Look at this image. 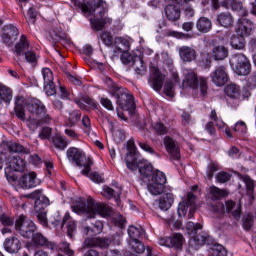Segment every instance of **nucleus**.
<instances>
[{
	"label": "nucleus",
	"mask_w": 256,
	"mask_h": 256,
	"mask_svg": "<svg viewBox=\"0 0 256 256\" xmlns=\"http://www.w3.org/2000/svg\"><path fill=\"white\" fill-rule=\"evenodd\" d=\"M121 193H122L121 188H116V190H113L109 186H104L101 192L103 197H106V199H115L117 205H121V199H119V197H121Z\"/></svg>",
	"instance_id": "25"
},
{
	"label": "nucleus",
	"mask_w": 256,
	"mask_h": 256,
	"mask_svg": "<svg viewBox=\"0 0 256 256\" xmlns=\"http://www.w3.org/2000/svg\"><path fill=\"white\" fill-rule=\"evenodd\" d=\"M57 249L67 256H75V250L71 249V244L67 241L60 242Z\"/></svg>",
	"instance_id": "46"
},
{
	"label": "nucleus",
	"mask_w": 256,
	"mask_h": 256,
	"mask_svg": "<svg viewBox=\"0 0 256 256\" xmlns=\"http://www.w3.org/2000/svg\"><path fill=\"white\" fill-rule=\"evenodd\" d=\"M42 75L44 79V84L53 82V71H51V69L43 68Z\"/></svg>",
	"instance_id": "60"
},
{
	"label": "nucleus",
	"mask_w": 256,
	"mask_h": 256,
	"mask_svg": "<svg viewBox=\"0 0 256 256\" xmlns=\"http://www.w3.org/2000/svg\"><path fill=\"white\" fill-rule=\"evenodd\" d=\"M177 83H181V79H179V73L174 72L164 85V93L167 97H174Z\"/></svg>",
	"instance_id": "23"
},
{
	"label": "nucleus",
	"mask_w": 256,
	"mask_h": 256,
	"mask_svg": "<svg viewBox=\"0 0 256 256\" xmlns=\"http://www.w3.org/2000/svg\"><path fill=\"white\" fill-rule=\"evenodd\" d=\"M230 45L233 49L241 51L245 49V37L233 35L230 39Z\"/></svg>",
	"instance_id": "42"
},
{
	"label": "nucleus",
	"mask_w": 256,
	"mask_h": 256,
	"mask_svg": "<svg viewBox=\"0 0 256 256\" xmlns=\"http://www.w3.org/2000/svg\"><path fill=\"white\" fill-rule=\"evenodd\" d=\"M173 201H175V198L172 193L163 194L158 200L159 209H161V211H169L171 205H173Z\"/></svg>",
	"instance_id": "28"
},
{
	"label": "nucleus",
	"mask_w": 256,
	"mask_h": 256,
	"mask_svg": "<svg viewBox=\"0 0 256 256\" xmlns=\"http://www.w3.org/2000/svg\"><path fill=\"white\" fill-rule=\"evenodd\" d=\"M217 171H219V165L215 162H210L206 170L207 179H213V175L217 173Z\"/></svg>",
	"instance_id": "53"
},
{
	"label": "nucleus",
	"mask_w": 256,
	"mask_h": 256,
	"mask_svg": "<svg viewBox=\"0 0 256 256\" xmlns=\"http://www.w3.org/2000/svg\"><path fill=\"white\" fill-rule=\"evenodd\" d=\"M126 165L131 171L139 169V173L142 179L147 177H153V166L147 161H137L139 159V152H137V146H135V140L130 139L127 143Z\"/></svg>",
	"instance_id": "3"
},
{
	"label": "nucleus",
	"mask_w": 256,
	"mask_h": 256,
	"mask_svg": "<svg viewBox=\"0 0 256 256\" xmlns=\"http://www.w3.org/2000/svg\"><path fill=\"white\" fill-rule=\"evenodd\" d=\"M216 21L220 27H224L225 29H229V27H233L234 19L233 15L229 12H222L217 15Z\"/></svg>",
	"instance_id": "26"
},
{
	"label": "nucleus",
	"mask_w": 256,
	"mask_h": 256,
	"mask_svg": "<svg viewBox=\"0 0 256 256\" xmlns=\"http://www.w3.org/2000/svg\"><path fill=\"white\" fill-rule=\"evenodd\" d=\"M81 119V112L79 110H74L70 113L68 125L70 127H75L78 121Z\"/></svg>",
	"instance_id": "51"
},
{
	"label": "nucleus",
	"mask_w": 256,
	"mask_h": 256,
	"mask_svg": "<svg viewBox=\"0 0 256 256\" xmlns=\"http://www.w3.org/2000/svg\"><path fill=\"white\" fill-rule=\"evenodd\" d=\"M130 246L132 251H134L135 253H145V245H143V243H141V241L139 240L130 241Z\"/></svg>",
	"instance_id": "52"
},
{
	"label": "nucleus",
	"mask_w": 256,
	"mask_h": 256,
	"mask_svg": "<svg viewBox=\"0 0 256 256\" xmlns=\"http://www.w3.org/2000/svg\"><path fill=\"white\" fill-rule=\"evenodd\" d=\"M144 230L141 227H135V226H130L128 228V235L131 239V241H139V237L143 235Z\"/></svg>",
	"instance_id": "43"
},
{
	"label": "nucleus",
	"mask_w": 256,
	"mask_h": 256,
	"mask_svg": "<svg viewBox=\"0 0 256 256\" xmlns=\"http://www.w3.org/2000/svg\"><path fill=\"white\" fill-rule=\"evenodd\" d=\"M212 256H227V249L221 244H216L212 248Z\"/></svg>",
	"instance_id": "54"
},
{
	"label": "nucleus",
	"mask_w": 256,
	"mask_h": 256,
	"mask_svg": "<svg viewBox=\"0 0 256 256\" xmlns=\"http://www.w3.org/2000/svg\"><path fill=\"white\" fill-rule=\"evenodd\" d=\"M5 145L9 153H23L24 155H29V149L17 142H7Z\"/></svg>",
	"instance_id": "39"
},
{
	"label": "nucleus",
	"mask_w": 256,
	"mask_h": 256,
	"mask_svg": "<svg viewBox=\"0 0 256 256\" xmlns=\"http://www.w3.org/2000/svg\"><path fill=\"white\" fill-rule=\"evenodd\" d=\"M12 100L13 90L5 85H0V105L3 103V101L6 103V105H9Z\"/></svg>",
	"instance_id": "36"
},
{
	"label": "nucleus",
	"mask_w": 256,
	"mask_h": 256,
	"mask_svg": "<svg viewBox=\"0 0 256 256\" xmlns=\"http://www.w3.org/2000/svg\"><path fill=\"white\" fill-rule=\"evenodd\" d=\"M39 185H41V180L37 178V174L35 172H30L20 179V186L22 189H33V187H37Z\"/></svg>",
	"instance_id": "20"
},
{
	"label": "nucleus",
	"mask_w": 256,
	"mask_h": 256,
	"mask_svg": "<svg viewBox=\"0 0 256 256\" xmlns=\"http://www.w3.org/2000/svg\"><path fill=\"white\" fill-rule=\"evenodd\" d=\"M26 162L23 158L19 156H12L10 157L9 166L7 169H10V171H25Z\"/></svg>",
	"instance_id": "27"
},
{
	"label": "nucleus",
	"mask_w": 256,
	"mask_h": 256,
	"mask_svg": "<svg viewBox=\"0 0 256 256\" xmlns=\"http://www.w3.org/2000/svg\"><path fill=\"white\" fill-rule=\"evenodd\" d=\"M235 0H211L212 7L217 11L219 7H225L226 9L231 8V5H233V2Z\"/></svg>",
	"instance_id": "48"
},
{
	"label": "nucleus",
	"mask_w": 256,
	"mask_h": 256,
	"mask_svg": "<svg viewBox=\"0 0 256 256\" xmlns=\"http://www.w3.org/2000/svg\"><path fill=\"white\" fill-rule=\"evenodd\" d=\"M53 145L56 147V149H60L63 151V149L67 148V141L65 138L61 136H56L52 138Z\"/></svg>",
	"instance_id": "50"
},
{
	"label": "nucleus",
	"mask_w": 256,
	"mask_h": 256,
	"mask_svg": "<svg viewBox=\"0 0 256 256\" xmlns=\"http://www.w3.org/2000/svg\"><path fill=\"white\" fill-rule=\"evenodd\" d=\"M239 178L246 185V196L248 198V204L252 205L253 201H255V182L248 175H239Z\"/></svg>",
	"instance_id": "22"
},
{
	"label": "nucleus",
	"mask_w": 256,
	"mask_h": 256,
	"mask_svg": "<svg viewBox=\"0 0 256 256\" xmlns=\"http://www.w3.org/2000/svg\"><path fill=\"white\" fill-rule=\"evenodd\" d=\"M97 243H98V237H88L84 240L83 242V249H87L89 247H97Z\"/></svg>",
	"instance_id": "62"
},
{
	"label": "nucleus",
	"mask_w": 256,
	"mask_h": 256,
	"mask_svg": "<svg viewBox=\"0 0 256 256\" xmlns=\"http://www.w3.org/2000/svg\"><path fill=\"white\" fill-rule=\"evenodd\" d=\"M104 83L108 86L109 93L112 97H115L116 104L122 111H130L131 113L135 111V100L133 95L127 93L125 89L116 85L110 77L104 78Z\"/></svg>",
	"instance_id": "5"
},
{
	"label": "nucleus",
	"mask_w": 256,
	"mask_h": 256,
	"mask_svg": "<svg viewBox=\"0 0 256 256\" xmlns=\"http://www.w3.org/2000/svg\"><path fill=\"white\" fill-rule=\"evenodd\" d=\"M72 211L85 215L87 219H95L97 215L107 217L111 213V208L105 204L95 202L93 198H88L87 200H80L77 204L73 205Z\"/></svg>",
	"instance_id": "4"
},
{
	"label": "nucleus",
	"mask_w": 256,
	"mask_h": 256,
	"mask_svg": "<svg viewBox=\"0 0 256 256\" xmlns=\"http://www.w3.org/2000/svg\"><path fill=\"white\" fill-rule=\"evenodd\" d=\"M3 245H4V249L8 253H19V250L21 249V240L13 236L10 238H6Z\"/></svg>",
	"instance_id": "24"
},
{
	"label": "nucleus",
	"mask_w": 256,
	"mask_h": 256,
	"mask_svg": "<svg viewBox=\"0 0 256 256\" xmlns=\"http://www.w3.org/2000/svg\"><path fill=\"white\" fill-rule=\"evenodd\" d=\"M186 229L189 235H192L189 240V248L197 251L203 243H205L206 239L203 235L197 234V231H201L203 226L199 223L188 222L186 225Z\"/></svg>",
	"instance_id": "10"
},
{
	"label": "nucleus",
	"mask_w": 256,
	"mask_h": 256,
	"mask_svg": "<svg viewBox=\"0 0 256 256\" xmlns=\"http://www.w3.org/2000/svg\"><path fill=\"white\" fill-rule=\"evenodd\" d=\"M0 223H2L4 227H13L15 220H13V218L7 214H2L0 215Z\"/></svg>",
	"instance_id": "56"
},
{
	"label": "nucleus",
	"mask_w": 256,
	"mask_h": 256,
	"mask_svg": "<svg viewBox=\"0 0 256 256\" xmlns=\"http://www.w3.org/2000/svg\"><path fill=\"white\" fill-rule=\"evenodd\" d=\"M27 51H29V40L27 39V36L21 35L19 41L14 47V52L16 53V55L21 57V55H25Z\"/></svg>",
	"instance_id": "29"
},
{
	"label": "nucleus",
	"mask_w": 256,
	"mask_h": 256,
	"mask_svg": "<svg viewBox=\"0 0 256 256\" xmlns=\"http://www.w3.org/2000/svg\"><path fill=\"white\" fill-rule=\"evenodd\" d=\"M103 231V222L95 221L90 227L85 226L83 229L84 235H88L89 237H93L95 235H99Z\"/></svg>",
	"instance_id": "33"
},
{
	"label": "nucleus",
	"mask_w": 256,
	"mask_h": 256,
	"mask_svg": "<svg viewBox=\"0 0 256 256\" xmlns=\"http://www.w3.org/2000/svg\"><path fill=\"white\" fill-rule=\"evenodd\" d=\"M151 79V85L154 91H161V89H163V81H165V76L161 74L159 70L155 69Z\"/></svg>",
	"instance_id": "31"
},
{
	"label": "nucleus",
	"mask_w": 256,
	"mask_h": 256,
	"mask_svg": "<svg viewBox=\"0 0 256 256\" xmlns=\"http://www.w3.org/2000/svg\"><path fill=\"white\" fill-rule=\"evenodd\" d=\"M65 223L67 235L70 239H73V235L75 234V231H77V224H75V221L71 220V217Z\"/></svg>",
	"instance_id": "49"
},
{
	"label": "nucleus",
	"mask_w": 256,
	"mask_h": 256,
	"mask_svg": "<svg viewBox=\"0 0 256 256\" xmlns=\"http://www.w3.org/2000/svg\"><path fill=\"white\" fill-rule=\"evenodd\" d=\"M226 211L228 213H231L234 217V219H240L241 218V205L240 204H235L233 200H228L226 201Z\"/></svg>",
	"instance_id": "41"
},
{
	"label": "nucleus",
	"mask_w": 256,
	"mask_h": 256,
	"mask_svg": "<svg viewBox=\"0 0 256 256\" xmlns=\"http://www.w3.org/2000/svg\"><path fill=\"white\" fill-rule=\"evenodd\" d=\"M228 55L229 50L225 46H215L212 49V57L215 61H223V59H227Z\"/></svg>",
	"instance_id": "37"
},
{
	"label": "nucleus",
	"mask_w": 256,
	"mask_h": 256,
	"mask_svg": "<svg viewBox=\"0 0 256 256\" xmlns=\"http://www.w3.org/2000/svg\"><path fill=\"white\" fill-rule=\"evenodd\" d=\"M210 195L212 199H223V197H227V191L223 189H219L217 186L210 187Z\"/></svg>",
	"instance_id": "47"
},
{
	"label": "nucleus",
	"mask_w": 256,
	"mask_h": 256,
	"mask_svg": "<svg viewBox=\"0 0 256 256\" xmlns=\"http://www.w3.org/2000/svg\"><path fill=\"white\" fill-rule=\"evenodd\" d=\"M114 47L118 53H125L131 49V44L129 43V40L123 37H117L114 40Z\"/></svg>",
	"instance_id": "35"
},
{
	"label": "nucleus",
	"mask_w": 256,
	"mask_h": 256,
	"mask_svg": "<svg viewBox=\"0 0 256 256\" xmlns=\"http://www.w3.org/2000/svg\"><path fill=\"white\" fill-rule=\"evenodd\" d=\"M212 83H215L217 87H223L225 83L229 81V74H227V67L217 66L215 70L210 74Z\"/></svg>",
	"instance_id": "16"
},
{
	"label": "nucleus",
	"mask_w": 256,
	"mask_h": 256,
	"mask_svg": "<svg viewBox=\"0 0 256 256\" xmlns=\"http://www.w3.org/2000/svg\"><path fill=\"white\" fill-rule=\"evenodd\" d=\"M224 93L230 99H235L236 101L241 99V87H239L237 84H228L225 86Z\"/></svg>",
	"instance_id": "32"
},
{
	"label": "nucleus",
	"mask_w": 256,
	"mask_h": 256,
	"mask_svg": "<svg viewBox=\"0 0 256 256\" xmlns=\"http://www.w3.org/2000/svg\"><path fill=\"white\" fill-rule=\"evenodd\" d=\"M66 155L70 163H75L77 167H85V169L82 170V175H89L91 167L93 166V161L87 158L83 150L76 147H70L67 149Z\"/></svg>",
	"instance_id": "6"
},
{
	"label": "nucleus",
	"mask_w": 256,
	"mask_h": 256,
	"mask_svg": "<svg viewBox=\"0 0 256 256\" xmlns=\"http://www.w3.org/2000/svg\"><path fill=\"white\" fill-rule=\"evenodd\" d=\"M100 39L102 43L106 45V47H111L113 45V35L109 32L100 33Z\"/></svg>",
	"instance_id": "55"
},
{
	"label": "nucleus",
	"mask_w": 256,
	"mask_h": 256,
	"mask_svg": "<svg viewBox=\"0 0 256 256\" xmlns=\"http://www.w3.org/2000/svg\"><path fill=\"white\" fill-rule=\"evenodd\" d=\"M136 75H139V77H143V75H146L147 73V67H145V64L143 63V58L140 56H135L134 64L132 65Z\"/></svg>",
	"instance_id": "38"
},
{
	"label": "nucleus",
	"mask_w": 256,
	"mask_h": 256,
	"mask_svg": "<svg viewBox=\"0 0 256 256\" xmlns=\"http://www.w3.org/2000/svg\"><path fill=\"white\" fill-rule=\"evenodd\" d=\"M230 9H232V11H237L240 17H247L248 15L247 9L243 7V2L241 1L234 0L232 5L230 6Z\"/></svg>",
	"instance_id": "44"
},
{
	"label": "nucleus",
	"mask_w": 256,
	"mask_h": 256,
	"mask_svg": "<svg viewBox=\"0 0 256 256\" xmlns=\"http://www.w3.org/2000/svg\"><path fill=\"white\" fill-rule=\"evenodd\" d=\"M32 243L35 247H45L46 249H50L51 251H57V244L55 242L49 241L47 237H45L40 232H34L31 236Z\"/></svg>",
	"instance_id": "19"
},
{
	"label": "nucleus",
	"mask_w": 256,
	"mask_h": 256,
	"mask_svg": "<svg viewBox=\"0 0 256 256\" xmlns=\"http://www.w3.org/2000/svg\"><path fill=\"white\" fill-rule=\"evenodd\" d=\"M165 15L169 21H179L181 19V9L175 4H169L165 7Z\"/></svg>",
	"instance_id": "30"
},
{
	"label": "nucleus",
	"mask_w": 256,
	"mask_h": 256,
	"mask_svg": "<svg viewBox=\"0 0 256 256\" xmlns=\"http://www.w3.org/2000/svg\"><path fill=\"white\" fill-rule=\"evenodd\" d=\"M70 215L69 212H67L64 216V218H61V212L60 211H54L51 218L50 222L54 225V227H63L67 221H69Z\"/></svg>",
	"instance_id": "34"
},
{
	"label": "nucleus",
	"mask_w": 256,
	"mask_h": 256,
	"mask_svg": "<svg viewBox=\"0 0 256 256\" xmlns=\"http://www.w3.org/2000/svg\"><path fill=\"white\" fill-rule=\"evenodd\" d=\"M231 180V174L227 173V172H219L216 175V181L218 183H227V181Z\"/></svg>",
	"instance_id": "61"
},
{
	"label": "nucleus",
	"mask_w": 256,
	"mask_h": 256,
	"mask_svg": "<svg viewBox=\"0 0 256 256\" xmlns=\"http://www.w3.org/2000/svg\"><path fill=\"white\" fill-rule=\"evenodd\" d=\"M230 65L237 75L246 76L251 73V63L243 53L232 55Z\"/></svg>",
	"instance_id": "9"
},
{
	"label": "nucleus",
	"mask_w": 256,
	"mask_h": 256,
	"mask_svg": "<svg viewBox=\"0 0 256 256\" xmlns=\"http://www.w3.org/2000/svg\"><path fill=\"white\" fill-rule=\"evenodd\" d=\"M154 131H156V133H158V135H165L167 134V127L161 123V122H155L153 125H152Z\"/></svg>",
	"instance_id": "57"
},
{
	"label": "nucleus",
	"mask_w": 256,
	"mask_h": 256,
	"mask_svg": "<svg viewBox=\"0 0 256 256\" xmlns=\"http://www.w3.org/2000/svg\"><path fill=\"white\" fill-rule=\"evenodd\" d=\"M76 7H79L82 13H88V15H93V18L90 19L92 29L95 31H101L107 23H111V18L107 17V11L98 6L95 3V0H72Z\"/></svg>",
	"instance_id": "2"
},
{
	"label": "nucleus",
	"mask_w": 256,
	"mask_h": 256,
	"mask_svg": "<svg viewBox=\"0 0 256 256\" xmlns=\"http://www.w3.org/2000/svg\"><path fill=\"white\" fill-rule=\"evenodd\" d=\"M235 31L239 37H249L255 31V24L246 18H239Z\"/></svg>",
	"instance_id": "13"
},
{
	"label": "nucleus",
	"mask_w": 256,
	"mask_h": 256,
	"mask_svg": "<svg viewBox=\"0 0 256 256\" xmlns=\"http://www.w3.org/2000/svg\"><path fill=\"white\" fill-rule=\"evenodd\" d=\"M179 57L184 63H191L197 59V51L189 46H181L178 49Z\"/></svg>",
	"instance_id": "21"
},
{
	"label": "nucleus",
	"mask_w": 256,
	"mask_h": 256,
	"mask_svg": "<svg viewBox=\"0 0 256 256\" xmlns=\"http://www.w3.org/2000/svg\"><path fill=\"white\" fill-rule=\"evenodd\" d=\"M159 245L162 247H173L174 249H181L183 247V243H185V238L183 234L176 233L170 237L160 238L158 240Z\"/></svg>",
	"instance_id": "14"
},
{
	"label": "nucleus",
	"mask_w": 256,
	"mask_h": 256,
	"mask_svg": "<svg viewBox=\"0 0 256 256\" xmlns=\"http://www.w3.org/2000/svg\"><path fill=\"white\" fill-rule=\"evenodd\" d=\"M212 210L218 215H223L225 213V204L223 202H216L212 205Z\"/></svg>",
	"instance_id": "64"
},
{
	"label": "nucleus",
	"mask_w": 256,
	"mask_h": 256,
	"mask_svg": "<svg viewBox=\"0 0 256 256\" xmlns=\"http://www.w3.org/2000/svg\"><path fill=\"white\" fill-rule=\"evenodd\" d=\"M211 27H213V24L207 17H201L196 23V29H198L200 33H209Z\"/></svg>",
	"instance_id": "40"
},
{
	"label": "nucleus",
	"mask_w": 256,
	"mask_h": 256,
	"mask_svg": "<svg viewBox=\"0 0 256 256\" xmlns=\"http://www.w3.org/2000/svg\"><path fill=\"white\" fill-rule=\"evenodd\" d=\"M2 42L8 47H13V44L17 41V37H19V30L17 27L9 24L3 27L2 30Z\"/></svg>",
	"instance_id": "15"
},
{
	"label": "nucleus",
	"mask_w": 256,
	"mask_h": 256,
	"mask_svg": "<svg viewBox=\"0 0 256 256\" xmlns=\"http://www.w3.org/2000/svg\"><path fill=\"white\" fill-rule=\"evenodd\" d=\"M164 147L167 153L170 155L171 159L179 160L181 159V150L179 148V143L175 141V139L166 136L163 139Z\"/></svg>",
	"instance_id": "17"
},
{
	"label": "nucleus",
	"mask_w": 256,
	"mask_h": 256,
	"mask_svg": "<svg viewBox=\"0 0 256 256\" xmlns=\"http://www.w3.org/2000/svg\"><path fill=\"white\" fill-rule=\"evenodd\" d=\"M195 196L193 193H188L187 202L179 203L178 205V217H185L187 215V210L190 207V211L188 214V219H193V214L195 213L197 206L195 205Z\"/></svg>",
	"instance_id": "12"
},
{
	"label": "nucleus",
	"mask_w": 256,
	"mask_h": 256,
	"mask_svg": "<svg viewBox=\"0 0 256 256\" xmlns=\"http://www.w3.org/2000/svg\"><path fill=\"white\" fill-rule=\"evenodd\" d=\"M25 55V59L27 61V63H30L31 65H35V63H37V54L35 53V51H26L24 53Z\"/></svg>",
	"instance_id": "58"
},
{
	"label": "nucleus",
	"mask_w": 256,
	"mask_h": 256,
	"mask_svg": "<svg viewBox=\"0 0 256 256\" xmlns=\"http://www.w3.org/2000/svg\"><path fill=\"white\" fill-rule=\"evenodd\" d=\"M14 111L18 119L22 121H27V126L30 131H36L43 123H51V116L47 114V108L45 104L39 99H32L27 105V111L30 112L28 118L25 117V109L23 108V97L17 96L15 98Z\"/></svg>",
	"instance_id": "1"
},
{
	"label": "nucleus",
	"mask_w": 256,
	"mask_h": 256,
	"mask_svg": "<svg viewBox=\"0 0 256 256\" xmlns=\"http://www.w3.org/2000/svg\"><path fill=\"white\" fill-rule=\"evenodd\" d=\"M135 57H137V55L131 54L129 53V51H126L122 52L120 59L123 65H128L129 67H132V65L135 64Z\"/></svg>",
	"instance_id": "45"
},
{
	"label": "nucleus",
	"mask_w": 256,
	"mask_h": 256,
	"mask_svg": "<svg viewBox=\"0 0 256 256\" xmlns=\"http://www.w3.org/2000/svg\"><path fill=\"white\" fill-rule=\"evenodd\" d=\"M15 231L24 239H31L35 231H37V225L27 216L20 215L15 221Z\"/></svg>",
	"instance_id": "8"
},
{
	"label": "nucleus",
	"mask_w": 256,
	"mask_h": 256,
	"mask_svg": "<svg viewBox=\"0 0 256 256\" xmlns=\"http://www.w3.org/2000/svg\"><path fill=\"white\" fill-rule=\"evenodd\" d=\"M29 199H35L34 209L36 213L43 211L45 207L49 205V198L43 196V190H35L34 192L27 195Z\"/></svg>",
	"instance_id": "18"
},
{
	"label": "nucleus",
	"mask_w": 256,
	"mask_h": 256,
	"mask_svg": "<svg viewBox=\"0 0 256 256\" xmlns=\"http://www.w3.org/2000/svg\"><path fill=\"white\" fill-rule=\"evenodd\" d=\"M234 131L239 135H245L247 133V124L243 121H239L235 124Z\"/></svg>",
	"instance_id": "59"
},
{
	"label": "nucleus",
	"mask_w": 256,
	"mask_h": 256,
	"mask_svg": "<svg viewBox=\"0 0 256 256\" xmlns=\"http://www.w3.org/2000/svg\"><path fill=\"white\" fill-rule=\"evenodd\" d=\"M44 91L48 96L55 95V93H57V90L55 89V83H53V81L50 83H45Z\"/></svg>",
	"instance_id": "63"
},
{
	"label": "nucleus",
	"mask_w": 256,
	"mask_h": 256,
	"mask_svg": "<svg viewBox=\"0 0 256 256\" xmlns=\"http://www.w3.org/2000/svg\"><path fill=\"white\" fill-rule=\"evenodd\" d=\"M165 183H167V176L159 170L153 172L151 183L148 184L147 189L151 195H161L165 191Z\"/></svg>",
	"instance_id": "11"
},
{
	"label": "nucleus",
	"mask_w": 256,
	"mask_h": 256,
	"mask_svg": "<svg viewBox=\"0 0 256 256\" xmlns=\"http://www.w3.org/2000/svg\"><path fill=\"white\" fill-rule=\"evenodd\" d=\"M184 79L182 81L181 87L185 89L190 87V89H197V86L200 87V93L203 97L207 95V79L197 78V74L193 69H184L183 70Z\"/></svg>",
	"instance_id": "7"
}]
</instances>
